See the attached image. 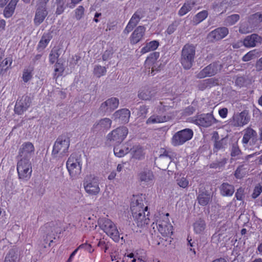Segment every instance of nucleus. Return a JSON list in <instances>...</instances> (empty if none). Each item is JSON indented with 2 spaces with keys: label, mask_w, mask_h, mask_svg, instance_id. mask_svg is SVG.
<instances>
[{
  "label": "nucleus",
  "mask_w": 262,
  "mask_h": 262,
  "mask_svg": "<svg viewBox=\"0 0 262 262\" xmlns=\"http://www.w3.org/2000/svg\"><path fill=\"white\" fill-rule=\"evenodd\" d=\"M31 103V100L29 96H23L17 101L14 108L15 112L18 114H21L29 107Z\"/></svg>",
  "instance_id": "18"
},
{
  "label": "nucleus",
  "mask_w": 262,
  "mask_h": 262,
  "mask_svg": "<svg viewBox=\"0 0 262 262\" xmlns=\"http://www.w3.org/2000/svg\"><path fill=\"white\" fill-rule=\"evenodd\" d=\"M17 259V255L13 249L9 250V252L7 254L4 262H16Z\"/></svg>",
  "instance_id": "49"
},
{
  "label": "nucleus",
  "mask_w": 262,
  "mask_h": 262,
  "mask_svg": "<svg viewBox=\"0 0 262 262\" xmlns=\"http://www.w3.org/2000/svg\"><path fill=\"white\" fill-rule=\"evenodd\" d=\"M114 148V152L116 156L122 157L129 152V149L125 145L117 144Z\"/></svg>",
  "instance_id": "40"
},
{
  "label": "nucleus",
  "mask_w": 262,
  "mask_h": 262,
  "mask_svg": "<svg viewBox=\"0 0 262 262\" xmlns=\"http://www.w3.org/2000/svg\"><path fill=\"white\" fill-rule=\"evenodd\" d=\"M195 46L193 44L187 43L181 51V63L186 69H190L194 62L195 55Z\"/></svg>",
  "instance_id": "2"
},
{
  "label": "nucleus",
  "mask_w": 262,
  "mask_h": 262,
  "mask_svg": "<svg viewBox=\"0 0 262 262\" xmlns=\"http://www.w3.org/2000/svg\"><path fill=\"white\" fill-rule=\"evenodd\" d=\"M144 201L141 196L134 195L130 204L132 213L135 214L137 212L143 211L148 209L147 206L144 204Z\"/></svg>",
  "instance_id": "16"
},
{
  "label": "nucleus",
  "mask_w": 262,
  "mask_h": 262,
  "mask_svg": "<svg viewBox=\"0 0 262 262\" xmlns=\"http://www.w3.org/2000/svg\"><path fill=\"white\" fill-rule=\"evenodd\" d=\"M192 122L194 124L207 127L216 122V120L211 114H202L192 119Z\"/></svg>",
  "instance_id": "14"
},
{
  "label": "nucleus",
  "mask_w": 262,
  "mask_h": 262,
  "mask_svg": "<svg viewBox=\"0 0 262 262\" xmlns=\"http://www.w3.org/2000/svg\"><path fill=\"white\" fill-rule=\"evenodd\" d=\"M211 198V195L206 192L200 193L197 198L199 204L203 206L207 205L210 202Z\"/></svg>",
  "instance_id": "37"
},
{
  "label": "nucleus",
  "mask_w": 262,
  "mask_h": 262,
  "mask_svg": "<svg viewBox=\"0 0 262 262\" xmlns=\"http://www.w3.org/2000/svg\"><path fill=\"white\" fill-rule=\"evenodd\" d=\"M130 113L126 108H123L115 112L113 115V119L121 123H127L129 121Z\"/></svg>",
  "instance_id": "22"
},
{
  "label": "nucleus",
  "mask_w": 262,
  "mask_h": 262,
  "mask_svg": "<svg viewBox=\"0 0 262 262\" xmlns=\"http://www.w3.org/2000/svg\"><path fill=\"white\" fill-rule=\"evenodd\" d=\"M237 200H242L244 198V190L242 188H239L237 190L235 195Z\"/></svg>",
  "instance_id": "60"
},
{
  "label": "nucleus",
  "mask_w": 262,
  "mask_h": 262,
  "mask_svg": "<svg viewBox=\"0 0 262 262\" xmlns=\"http://www.w3.org/2000/svg\"><path fill=\"white\" fill-rule=\"evenodd\" d=\"M177 185L181 188H186L189 185V181L185 177H178L176 178Z\"/></svg>",
  "instance_id": "54"
},
{
  "label": "nucleus",
  "mask_w": 262,
  "mask_h": 262,
  "mask_svg": "<svg viewBox=\"0 0 262 262\" xmlns=\"http://www.w3.org/2000/svg\"><path fill=\"white\" fill-rule=\"evenodd\" d=\"M195 4V0H186L182 7L179 10L178 15L180 16H182L186 14L192 10Z\"/></svg>",
  "instance_id": "31"
},
{
  "label": "nucleus",
  "mask_w": 262,
  "mask_h": 262,
  "mask_svg": "<svg viewBox=\"0 0 262 262\" xmlns=\"http://www.w3.org/2000/svg\"><path fill=\"white\" fill-rule=\"evenodd\" d=\"M63 71L64 68L63 65L58 62L56 63L55 64L54 78L57 79L58 77L61 76Z\"/></svg>",
  "instance_id": "53"
},
{
  "label": "nucleus",
  "mask_w": 262,
  "mask_h": 262,
  "mask_svg": "<svg viewBox=\"0 0 262 262\" xmlns=\"http://www.w3.org/2000/svg\"><path fill=\"white\" fill-rule=\"evenodd\" d=\"M255 67L256 71L259 72L262 71V57L256 61Z\"/></svg>",
  "instance_id": "64"
},
{
  "label": "nucleus",
  "mask_w": 262,
  "mask_h": 262,
  "mask_svg": "<svg viewBox=\"0 0 262 262\" xmlns=\"http://www.w3.org/2000/svg\"><path fill=\"white\" fill-rule=\"evenodd\" d=\"M220 191L223 196H231L234 192V188L233 185L224 183L221 186Z\"/></svg>",
  "instance_id": "35"
},
{
  "label": "nucleus",
  "mask_w": 262,
  "mask_h": 262,
  "mask_svg": "<svg viewBox=\"0 0 262 262\" xmlns=\"http://www.w3.org/2000/svg\"><path fill=\"white\" fill-rule=\"evenodd\" d=\"M208 13L207 10H203L198 13H197L194 17L193 21L195 24H199V23L205 20L208 16Z\"/></svg>",
  "instance_id": "44"
},
{
  "label": "nucleus",
  "mask_w": 262,
  "mask_h": 262,
  "mask_svg": "<svg viewBox=\"0 0 262 262\" xmlns=\"http://www.w3.org/2000/svg\"><path fill=\"white\" fill-rule=\"evenodd\" d=\"M48 12L47 9L37 8L34 18V23L35 26H39L45 20L48 15Z\"/></svg>",
  "instance_id": "27"
},
{
  "label": "nucleus",
  "mask_w": 262,
  "mask_h": 262,
  "mask_svg": "<svg viewBox=\"0 0 262 262\" xmlns=\"http://www.w3.org/2000/svg\"><path fill=\"white\" fill-rule=\"evenodd\" d=\"M249 121V118L245 112L234 114L231 121V124L235 127L243 126Z\"/></svg>",
  "instance_id": "21"
},
{
  "label": "nucleus",
  "mask_w": 262,
  "mask_h": 262,
  "mask_svg": "<svg viewBox=\"0 0 262 262\" xmlns=\"http://www.w3.org/2000/svg\"><path fill=\"white\" fill-rule=\"evenodd\" d=\"M119 104L118 98L111 97L101 104L99 111L104 113H111L118 107Z\"/></svg>",
  "instance_id": "15"
},
{
  "label": "nucleus",
  "mask_w": 262,
  "mask_h": 262,
  "mask_svg": "<svg viewBox=\"0 0 262 262\" xmlns=\"http://www.w3.org/2000/svg\"><path fill=\"white\" fill-rule=\"evenodd\" d=\"M113 54V50L112 49L106 50L102 55V59L103 61L107 60L110 59Z\"/></svg>",
  "instance_id": "58"
},
{
  "label": "nucleus",
  "mask_w": 262,
  "mask_h": 262,
  "mask_svg": "<svg viewBox=\"0 0 262 262\" xmlns=\"http://www.w3.org/2000/svg\"><path fill=\"white\" fill-rule=\"evenodd\" d=\"M82 160L77 154H72L66 162V167L70 178L74 180L78 178L81 172Z\"/></svg>",
  "instance_id": "1"
},
{
  "label": "nucleus",
  "mask_w": 262,
  "mask_h": 262,
  "mask_svg": "<svg viewBox=\"0 0 262 262\" xmlns=\"http://www.w3.org/2000/svg\"><path fill=\"white\" fill-rule=\"evenodd\" d=\"M84 8L82 6H79L75 10V17L77 20L81 19L84 14Z\"/></svg>",
  "instance_id": "57"
},
{
  "label": "nucleus",
  "mask_w": 262,
  "mask_h": 262,
  "mask_svg": "<svg viewBox=\"0 0 262 262\" xmlns=\"http://www.w3.org/2000/svg\"><path fill=\"white\" fill-rule=\"evenodd\" d=\"M254 28V26L250 24L248 21L242 22L239 25V32L242 34H247L252 32Z\"/></svg>",
  "instance_id": "43"
},
{
  "label": "nucleus",
  "mask_w": 262,
  "mask_h": 262,
  "mask_svg": "<svg viewBox=\"0 0 262 262\" xmlns=\"http://www.w3.org/2000/svg\"><path fill=\"white\" fill-rule=\"evenodd\" d=\"M83 186L85 192L90 195H96L100 192L99 179L94 175L90 174L86 177Z\"/></svg>",
  "instance_id": "7"
},
{
  "label": "nucleus",
  "mask_w": 262,
  "mask_h": 262,
  "mask_svg": "<svg viewBox=\"0 0 262 262\" xmlns=\"http://www.w3.org/2000/svg\"><path fill=\"white\" fill-rule=\"evenodd\" d=\"M240 18L238 14H234L227 16L225 19V24L226 26H232L237 22Z\"/></svg>",
  "instance_id": "47"
},
{
  "label": "nucleus",
  "mask_w": 262,
  "mask_h": 262,
  "mask_svg": "<svg viewBox=\"0 0 262 262\" xmlns=\"http://www.w3.org/2000/svg\"><path fill=\"white\" fill-rule=\"evenodd\" d=\"M159 42L156 40H153L147 43L145 47L142 48L141 52L145 54L150 51H154L158 47Z\"/></svg>",
  "instance_id": "42"
},
{
  "label": "nucleus",
  "mask_w": 262,
  "mask_h": 262,
  "mask_svg": "<svg viewBox=\"0 0 262 262\" xmlns=\"http://www.w3.org/2000/svg\"><path fill=\"white\" fill-rule=\"evenodd\" d=\"M241 153V150L239 149L238 144L237 143L233 144L231 155L232 157H236L239 155Z\"/></svg>",
  "instance_id": "56"
},
{
  "label": "nucleus",
  "mask_w": 262,
  "mask_h": 262,
  "mask_svg": "<svg viewBox=\"0 0 262 262\" xmlns=\"http://www.w3.org/2000/svg\"><path fill=\"white\" fill-rule=\"evenodd\" d=\"M262 192V186H258L255 187L252 194L253 198H256Z\"/></svg>",
  "instance_id": "61"
},
{
  "label": "nucleus",
  "mask_w": 262,
  "mask_h": 262,
  "mask_svg": "<svg viewBox=\"0 0 262 262\" xmlns=\"http://www.w3.org/2000/svg\"><path fill=\"white\" fill-rule=\"evenodd\" d=\"M139 181L146 185L153 183L154 176L151 170L145 169L141 171L138 174Z\"/></svg>",
  "instance_id": "23"
},
{
  "label": "nucleus",
  "mask_w": 262,
  "mask_h": 262,
  "mask_svg": "<svg viewBox=\"0 0 262 262\" xmlns=\"http://www.w3.org/2000/svg\"><path fill=\"white\" fill-rule=\"evenodd\" d=\"M156 94V91L155 89L145 86L140 89L138 91V97L143 100H150L154 98Z\"/></svg>",
  "instance_id": "20"
},
{
  "label": "nucleus",
  "mask_w": 262,
  "mask_h": 262,
  "mask_svg": "<svg viewBox=\"0 0 262 262\" xmlns=\"http://www.w3.org/2000/svg\"><path fill=\"white\" fill-rule=\"evenodd\" d=\"M149 212L147 210L143 211L137 212L136 213H132L133 217L138 227H142L149 223Z\"/></svg>",
  "instance_id": "19"
},
{
  "label": "nucleus",
  "mask_w": 262,
  "mask_h": 262,
  "mask_svg": "<svg viewBox=\"0 0 262 262\" xmlns=\"http://www.w3.org/2000/svg\"><path fill=\"white\" fill-rule=\"evenodd\" d=\"M159 55L157 53H154L148 57L145 61V68L146 70H148V72H150L151 69V75H155V71H159L161 69L162 63L158 60Z\"/></svg>",
  "instance_id": "10"
},
{
  "label": "nucleus",
  "mask_w": 262,
  "mask_h": 262,
  "mask_svg": "<svg viewBox=\"0 0 262 262\" xmlns=\"http://www.w3.org/2000/svg\"><path fill=\"white\" fill-rule=\"evenodd\" d=\"M180 24V21L179 20L174 21L171 25H170L166 30V32L168 34H171L173 33L176 30L177 27Z\"/></svg>",
  "instance_id": "55"
},
{
  "label": "nucleus",
  "mask_w": 262,
  "mask_h": 262,
  "mask_svg": "<svg viewBox=\"0 0 262 262\" xmlns=\"http://www.w3.org/2000/svg\"><path fill=\"white\" fill-rule=\"evenodd\" d=\"M257 137V135L255 130L250 127H247L244 130L242 143L244 146L247 145L249 142L253 143L256 140Z\"/></svg>",
  "instance_id": "24"
},
{
  "label": "nucleus",
  "mask_w": 262,
  "mask_h": 262,
  "mask_svg": "<svg viewBox=\"0 0 262 262\" xmlns=\"http://www.w3.org/2000/svg\"><path fill=\"white\" fill-rule=\"evenodd\" d=\"M193 132L189 128H186L177 132L172 137L171 142L173 146H178L183 145L190 140L193 136Z\"/></svg>",
  "instance_id": "9"
},
{
  "label": "nucleus",
  "mask_w": 262,
  "mask_h": 262,
  "mask_svg": "<svg viewBox=\"0 0 262 262\" xmlns=\"http://www.w3.org/2000/svg\"><path fill=\"white\" fill-rule=\"evenodd\" d=\"M112 120L107 118H104L100 120L96 124H95V127L100 129H108L111 127Z\"/></svg>",
  "instance_id": "38"
},
{
  "label": "nucleus",
  "mask_w": 262,
  "mask_h": 262,
  "mask_svg": "<svg viewBox=\"0 0 262 262\" xmlns=\"http://www.w3.org/2000/svg\"><path fill=\"white\" fill-rule=\"evenodd\" d=\"M193 228L195 234L203 235L205 232L206 224L204 220L199 219L193 223Z\"/></svg>",
  "instance_id": "30"
},
{
  "label": "nucleus",
  "mask_w": 262,
  "mask_h": 262,
  "mask_svg": "<svg viewBox=\"0 0 262 262\" xmlns=\"http://www.w3.org/2000/svg\"><path fill=\"white\" fill-rule=\"evenodd\" d=\"M142 17L143 14L141 11L138 10L133 14L129 20V23L134 26H136Z\"/></svg>",
  "instance_id": "48"
},
{
  "label": "nucleus",
  "mask_w": 262,
  "mask_h": 262,
  "mask_svg": "<svg viewBox=\"0 0 262 262\" xmlns=\"http://www.w3.org/2000/svg\"><path fill=\"white\" fill-rule=\"evenodd\" d=\"M206 83H207V85L209 88L212 87L213 86L217 84V79L215 78H209L206 79Z\"/></svg>",
  "instance_id": "62"
},
{
  "label": "nucleus",
  "mask_w": 262,
  "mask_h": 262,
  "mask_svg": "<svg viewBox=\"0 0 262 262\" xmlns=\"http://www.w3.org/2000/svg\"><path fill=\"white\" fill-rule=\"evenodd\" d=\"M40 231L43 233V241L45 242L44 247H50L51 244L55 239L56 231L55 227L51 226L50 224H46L41 227Z\"/></svg>",
  "instance_id": "13"
},
{
  "label": "nucleus",
  "mask_w": 262,
  "mask_h": 262,
  "mask_svg": "<svg viewBox=\"0 0 262 262\" xmlns=\"http://www.w3.org/2000/svg\"><path fill=\"white\" fill-rule=\"evenodd\" d=\"M262 21V12H258L251 15L248 18V22L255 28Z\"/></svg>",
  "instance_id": "39"
},
{
  "label": "nucleus",
  "mask_w": 262,
  "mask_h": 262,
  "mask_svg": "<svg viewBox=\"0 0 262 262\" xmlns=\"http://www.w3.org/2000/svg\"><path fill=\"white\" fill-rule=\"evenodd\" d=\"M128 133L126 127H118L107 135L106 143L109 144H120L125 139Z\"/></svg>",
  "instance_id": "6"
},
{
  "label": "nucleus",
  "mask_w": 262,
  "mask_h": 262,
  "mask_svg": "<svg viewBox=\"0 0 262 262\" xmlns=\"http://www.w3.org/2000/svg\"><path fill=\"white\" fill-rule=\"evenodd\" d=\"M259 56V52L256 50H253L246 54L242 57V60L245 62L249 61L258 57Z\"/></svg>",
  "instance_id": "46"
},
{
  "label": "nucleus",
  "mask_w": 262,
  "mask_h": 262,
  "mask_svg": "<svg viewBox=\"0 0 262 262\" xmlns=\"http://www.w3.org/2000/svg\"><path fill=\"white\" fill-rule=\"evenodd\" d=\"M223 141L220 140V141H216L215 142L214 144V149L215 150V151H218L219 150L222 149L223 148Z\"/></svg>",
  "instance_id": "63"
},
{
  "label": "nucleus",
  "mask_w": 262,
  "mask_h": 262,
  "mask_svg": "<svg viewBox=\"0 0 262 262\" xmlns=\"http://www.w3.org/2000/svg\"><path fill=\"white\" fill-rule=\"evenodd\" d=\"M130 153L132 157L141 160L144 158V152L143 148L139 145H134L130 149Z\"/></svg>",
  "instance_id": "34"
},
{
  "label": "nucleus",
  "mask_w": 262,
  "mask_h": 262,
  "mask_svg": "<svg viewBox=\"0 0 262 262\" xmlns=\"http://www.w3.org/2000/svg\"><path fill=\"white\" fill-rule=\"evenodd\" d=\"M229 30L226 27L218 28L210 32L208 36V40L214 42L223 39L228 34Z\"/></svg>",
  "instance_id": "17"
},
{
  "label": "nucleus",
  "mask_w": 262,
  "mask_h": 262,
  "mask_svg": "<svg viewBox=\"0 0 262 262\" xmlns=\"http://www.w3.org/2000/svg\"><path fill=\"white\" fill-rule=\"evenodd\" d=\"M236 1L235 0H224L220 4L216 5L214 8L218 12L223 13L233 6L236 5Z\"/></svg>",
  "instance_id": "28"
},
{
  "label": "nucleus",
  "mask_w": 262,
  "mask_h": 262,
  "mask_svg": "<svg viewBox=\"0 0 262 262\" xmlns=\"http://www.w3.org/2000/svg\"><path fill=\"white\" fill-rule=\"evenodd\" d=\"M19 0H11L8 5L5 8L4 14L6 17H11L14 12L16 5Z\"/></svg>",
  "instance_id": "36"
},
{
  "label": "nucleus",
  "mask_w": 262,
  "mask_h": 262,
  "mask_svg": "<svg viewBox=\"0 0 262 262\" xmlns=\"http://www.w3.org/2000/svg\"><path fill=\"white\" fill-rule=\"evenodd\" d=\"M222 69V65L219 62L212 63L199 72L196 77L202 79L206 77H211L217 74Z\"/></svg>",
  "instance_id": "12"
},
{
  "label": "nucleus",
  "mask_w": 262,
  "mask_h": 262,
  "mask_svg": "<svg viewBox=\"0 0 262 262\" xmlns=\"http://www.w3.org/2000/svg\"><path fill=\"white\" fill-rule=\"evenodd\" d=\"M52 38V36L50 33H44L38 43L37 46L38 49L41 50L44 49L48 45Z\"/></svg>",
  "instance_id": "41"
},
{
  "label": "nucleus",
  "mask_w": 262,
  "mask_h": 262,
  "mask_svg": "<svg viewBox=\"0 0 262 262\" xmlns=\"http://www.w3.org/2000/svg\"><path fill=\"white\" fill-rule=\"evenodd\" d=\"M35 148L33 144L29 142L24 143L18 150V160L24 161H30L31 158L34 155Z\"/></svg>",
  "instance_id": "11"
},
{
  "label": "nucleus",
  "mask_w": 262,
  "mask_h": 262,
  "mask_svg": "<svg viewBox=\"0 0 262 262\" xmlns=\"http://www.w3.org/2000/svg\"><path fill=\"white\" fill-rule=\"evenodd\" d=\"M80 249H83L86 250L90 253H92L94 251V249H92L91 245L86 243L80 245L77 249H76L71 254L68 261H71L73 257L76 254L77 251Z\"/></svg>",
  "instance_id": "45"
},
{
  "label": "nucleus",
  "mask_w": 262,
  "mask_h": 262,
  "mask_svg": "<svg viewBox=\"0 0 262 262\" xmlns=\"http://www.w3.org/2000/svg\"><path fill=\"white\" fill-rule=\"evenodd\" d=\"M261 41L260 36L256 34H252L251 35L247 36L243 41L244 46L246 47L250 48L256 46Z\"/></svg>",
  "instance_id": "26"
},
{
  "label": "nucleus",
  "mask_w": 262,
  "mask_h": 262,
  "mask_svg": "<svg viewBox=\"0 0 262 262\" xmlns=\"http://www.w3.org/2000/svg\"><path fill=\"white\" fill-rule=\"evenodd\" d=\"M66 0H56L57 8L55 13L56 15H60L62 14L66 8Z\"/></svg>",
  "instance_id": "50"
},
{
  "label": "nucleus",
  "mask_w": 262,
  "mask_h": 262,
  "mask_svg": "<svg viewBox=\"0 0 262 262\" xmlns=\"http://www.w3.org/2000/svg\"><path fill=\"white\" fill-rule=\"evenodd\" d=\"M32 77L31 72L28 70H25L23 74V79L25 82L29 81Z\"/></svg>",
  "instance_id": "59"
},
{
  "label": "nucleus",
  "mask_w": 262,
  "mask_h": 262,
  "mask_svg": "<svg viewBox=\"0 0 262 262\" xmlns=\"http://www.w3.org/2000/svg\"><path fill=\"white\" fill-rule=\"evenodd\" d=\"M70 144V138L65 135H62L57 138L55 141L52 152L54 157L64 156L68 152Z\"/></svg>",
  "instance_id": "3"
},
{
  "label": "nucleus",
  "mask_w": 262,
  "mask_h": 262,
  "mask_svg": "<svg viewBox=\"0 0 262 262\" xmlns=\"http://www.w3.org/2000/svg\"><path fill=\"white\" fill-rule=\"evenodd\" d=\"M169 214L160 215L159 219L157 220L156 226L159 232L164 237H169L172 234V226L169 222Z\"/></svg>",
  "instance_id": "8"
},
{
  "label": "nucleus",
  "mask_w": 262,
  "mask_h": 262,
  "mask_svg": "<svg viewBox=\"0 0 262 262\" xmlns=\"http://www.w3.org/2000/svg\"><path fill=\"white\" fill-rule=\"evenodd\" d=\"M12 58L10 57L5 58L0 62V76L4 75L7 71L11 69L12 63Z\"/></svg>",
  "instance_id": "33"
},
{
  "label": "nucleus",
  "mask_w": 262,
  "mask_h": 262,
  "mask_svg": "<svg viewBox=\"0 0 262 262\" xmlns=\"http://www.w3.org/2000/svg\"><path fill=\"white\" fill-rule=\"evenodd\" d=\"M16 169L19 180L26 182L30 179L32 172V166L31 161L18 160Z\"/></svg>",
  "instance_id": "5"
},
{
  "label": "nucleus",
  "mask_w": 262,
  "mask_h": 262,
  "mask_svg": "<svg viewBox=\"0 0 262 262\" xmlns=\"http://www.w3.org/2000/svg\"><path fill=\"white\" fill-rule=\"evenodd\" d=\"M106 69L104 67L96 66L94 69V74L97 77H100L105 74Z\"/></svg>",
  "instance_id": "52"
},
{
  "label": "nucleus",
  "mask_w": 262,
  "mask_h": 262,
  "mask_svg": "<svg viewBox=\"0 0 262 262\" xmlns=\"http://www.w3.org/2000/svg\"><path fill=\"white\" fill-rule=\"evenodd\" d=\"M160 161L161 163L165 162L166 164L168 163V165H166L165 166L162 167L161 168L162 169H165L166 168L168 169V171L169 172L173 173L174 172V170L177 169V165L174 162H172L170 160V158L168 157L166 155H161L160 157Z\"/></svg>",
  "instance_id": "29"
},
{
  "label": "nucleus",
  "mask_w": 262,
  "mask_h": 262,
  "mask_svg": "<svg viewBox=\"0 0 262 262\" xmlns=\"http://www.w3.org/2000/svg\"><path fill=\"white\" fill-rule=\"evenodd\" d=\"M100 228L115 242H118L119 233L115 224L110 219L104 218L98 221Z\"/></svg>",
  "instance_id": "4"
},
{
  "label": "nucleus",
  "mask_w": 262,
  "mask_h": 262,
  "mask_svg": "<svg viewBox=\"0 0 262 262\" xmlns=\"http://www.w3.org/2000/svg\"><path fill=\"white\" fill-rule=\"evenodd\" d=\"M170 118L169 116L153 115L147 120L146 123L150 124L163 123L169 120Z\"/></svg>",
  "instance_id": "32"
},
{
  "label": "nucleus",
  "mask_w": 262,
  "mask_h": 262,
  "mask_svg": "<svg viewBox=\"0 0 262 262\" xmlns=\"http://www.w3.org/2000/svg\"><path fill=\"white\" fill-rule=\"evenodd\" d=\"M145 28L144 26H138L133 32L130 37L131 44H136L139 42L144 35Z\"/></svg>",
  "instance_id": "25"
},
{
  "label": "nucleus",
  "mask_w": 262,
  "mask_h": 262,
  "mask_svg": "<svg viewBox=\"0 0 262 262\" xmlns=\"http://www.w3.org/2000/svg\"><path fill=\"white\" fill-rule=\"evenodd\" d=\"M59 49H53L49 55V61L51 63H55L60 56Z\"/></svg>",
  "instance_id": "51"
}]
</instances>
